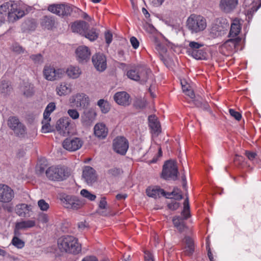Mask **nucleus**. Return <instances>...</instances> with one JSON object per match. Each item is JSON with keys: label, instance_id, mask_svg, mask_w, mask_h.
<instances>
[{"label": "nucleus", "instance_id": "1", "mask_svg": "<svg viewBox=\"0 0 261 261\" xmlns=\"http://www.w3.org/2000/svg\"><path fill=\"white\" fill-rule=\"evenodd\" d=\"M24 15V11L18 8L17 4L12 2L5 3L0 6V17L5 20L7 16L9 22H13Z\"/></svg>", "mask_w": 261, "mask_h": 261}, {"label": "nucleus", "instance_id": "2", "mask_svg": "<svg viewBox=\"0 0 261 261\" xmlns=\"http://www.w3.org/2000/svg\"><path fill=\"white\" fill-rule=\"evenodd\" d=\"M58 246L62 252L77 254L81 251V246L77 239L71 236H64L58 240Z\"/></svg>", "mask_w": 261, "mask_h": 261}, {"label": "nucleus", "instance_id": "3", "mask_svg": "<svg viewBox=\"0 0 261 261\" xmlns=\"http://www.w3.org/2000/svg\"><path fill=\"white\" fill-rule=\"evenodd\" d=\"M186 27L192 34H200L207 27L206 19L201 15L192 14L186 20Z\"/></svg>", "mask_w": 261, "mask_h": 261}, {"label": "nucleus", "instance_id": "4", "mask_svg": "<svg viewBox=\"0 0 261 261\" xmlns=\"http://www.w3.org/2000/svg\"><path fill=\"white\" fill-rule=\"evenodd\" d=\"M47 10L51 13L60 17H66L71 15L72 12H76L79 9L68 4H51Z\"/></svg>", "mask_w": 261, "mask_h": 261}, {"label": "nucleus", "instance_id": "5", "mask_svg": "<svg viewBox=\"0 0 261 261\" xmlns=\"http://www.w3.org/2000/svg\"><path fill=\"white\" fill-rule=\"evenodd\" d=\"M60 199L63 205L66 208L76 210L85 204L83 200L73 195L62 194L60 196Z\"/></svg>", "mask_w": 261, "mask_h": 261}, {"label": "nucleus", "instance_id": "6", "mask_svg": "<svg viewBox=\"0 0 261 261\" xmlns=\"http://www.w3.org/2000/svg\"><path fill=\"white\" fill-rule=\"evenodd\" d=\"M47 177L53 180H62L69 176L67 169L62 166H51L46 170Z\"/></svg>", "mask_w": 261, "mask_h": 261}, {"label": "nucleus", "instance_id": "7", "mask_svg": "<svg viewBox=\"0 0 261 261\" xmlns=\"http://www.w3.org/2000/svg\"><path fill=\"white\" fill-rule=\"evenodd\" d=\"M178 174L176 163L174 161H167L163 166L162 176L166 180H176Z\"/></svg>", "mask_w": 261, "mask_h": 261}, {"label": "nucleus", "instance_id": "8", "mask_svg": "<svg viewBox=\"0 0 261 261\" xmlns=\"http://www.w3.org/2000/svg\"><path fill=\"white\" fill-rule=\"evenodd\" d=\"M69 102L73 107L79 109H85L90 105V98L84 93H77L71 96Z\"/></svg>", "mask_w": 261, "mask_h": 261}, {"label": "nucleus", "instance_id": "9", "mask_svg": "<svg viewBox=\"0 0 261 261\" xmlns=\"http://www.w3.org/2000/svg\"><path fill=\"white\" fill-rule=\"evenodd\" d=\"M64 73V69L61 68L56 69L51 65H45L43 69L44 79L49 81H54L62 78Z\"/></svg>", "mask_w": 261, "mask_h": 261}, {"label": "nucleus", "instance_id": "10", "mask_svg": "<svg viewBox=\"0 0 261 261\" xmlns=\"http://www.w3.org/2000/svg\"><path fill=\"white\" fill-rule=\"evenodd\" d=\"M84 143L83 140L79 137L66 138L62 143L64 149L70 151H74L81 148Z\"/></svg>", "mask_w": 261, "mask_h": 261}, {"label": "nucleus", "instance_id": "11", "mask_svg": "<svg viewBox=\"0 0 261 261\" xmlns=\"http://www.w3.org/2000/svg\"><path fill=\"white\" fill-rule=\"evenodd\" d=\"M113 147L117 153L124 155L128 148V141L123 137H117L113 140Z\"/></svg>", "mask_w": 261, "mask_h": 261}, {"label": "nucleus", "instance_id": "12", "mask_svg": "<svg viewBox=\"0 0 261 261\" xmlns=\"http://www.w3.org/2000/svg\"><path fill=\"white\" fill-rule=\"evenodd\" d=\"M14 195V192L11 188L5 184H0V202H10Z\"/></svg>", "mask_w": 261, "mask_h": 261}, {"label": "nucleus", "instance_id": "13", "mask_svg": "<svg viewBox=\"0 0 261 261\" xmlns=\"http://www.w3.org/2000/svg\"><path fill=\"white\" fill-rule=\"evenodd\" d=\"M82 178L86 184L92 186L97 179L95 170L90 166H86L83 171Z\"/></svg>", "mask_w": 261, "mask_h": 261}, {"label": "nucleus", "instance_id": "14", "mask_svg": "<svg viewBox=\"0 0 261 261\" xmlns=\"http://www.w3.org/2000/svg\"><path fill=\"white\" fill-rule=\"evenodd\" d=\"M81 115V121L85 126L90 125L95 119L96 113L93 108H86Z\"/></svg>", "mask_w": 261, "mask_h": 261}, {"label": "nucleus", "instance_id": "15", "mask_svg": "<svg viewBox=\"0 0 261 261\" xmlns=\"http://www.w3.org/2000/svg\"><path fill=\"white\" fill-rule=\"evenodd\" d=\"M92 61L97 70L102 72L107 68V59L102 54H96L92 56Z\"/></svg>", "mask_w": 261, "mask_h": 261}, {"label": "nucleus", "instance_id": "16", "mask_svg": "<svg viewBox=\"0 0 261 261\" xmlns=\"http://www.w3.org/2000/svg\"><path fill=\"white\" fill-rule=\"evenodd\" d=\"M239 0H220L219 8L224 13H232L237 7Z\"/></svg>", "mask_w": 261, "mask_h": 261}, {"label": "nucleus", "instance_id": "17", "mask_svg": "<svg viewBox=\"0 0 261 261\" xmlns=\"http://www.w3.org/2000/svg\"><path fill=\"white\" fill-rule=\"evenodd\" d=\"M70 122L68 119L61 118L57 122L56 128L60 134L65 136L70 133Z\"/></svg>", "mask_w": 261, "mask_h": 261}, {"label": "nucleus", "instance_id": "18", "mask_svg": "<svg viewBox=\"0 0 261 261\" xmlns=\"http://www.w3.org/2000/svg\"><path fill=\"white\" fill-rule=\"evenodd\" d=\"M33 206L31 204L21 203L17 205L15 211L17 215L22 217H30L33 213Z\"/></svg>", "mask_w": 261, "mask_h": 261}, {"label": "nucleus", "instance_id": "19", "mask_svg": "<svg viewBox=\"0 0 261 261\" xmlns=\"http://www.w3.org/2000/svg\"><path fill=\"white\" fill-rule=\"evenodd\" d=\"M148 121L151 133L154 136H158L161 132V127L157 117L155 115H150Z\"/></svg>", "mask_w": 261, "mask_h": 261}, {"label": "nucleus", "instance_id": "20", "mask_svg": "<svg viewBox=\"0 0 261 261\" xmlns=\"http://www.w3.org/2000/svg\"><path fill=\"white\" fill-rule=\"evenodd\" d=\"M116 102L119 105L128 106L130 103V96L125 91L118 92L114 96Z\"/></svg>", "mask_w": 261, "mask_h": 261}, {"label": "nucleus", "instance_id": "21", "mask_svg": "<svg viewBox=\"0 0 261 261\" xmlns=\"http://www.w3.org/2000/svg\"><path fill=\"white\" fill-rule=\"evenodd\" d=\"M76 55L79 62H86L89 58L90 52L87 46H79L76 50Z\"/></svg>", "mask_w": 261, "mask_h": 261}, {"label": "nucleus", "instance_id": "22", "mask_svg": "<svg viewBox=\"0 0 261 261\" xmlns=\"http://www.w3.org/2000/svg\"><path fill=\"white\" fill-rule=\"evenodd\" d=\"M94 133L97 138L103 139L107 137L108 129L104 123H98L94 127Z\"/></svg>", "mask_w": 261, "mask_h": 261}, {"label": "nucleus", "instance_id": "23", "mask_svg": "<svg viewBox=\"0 0 261 261\" xmlns=\"http://www.w3.org/2000/svg\"><path fill=\"white\" fill-rule=\"evenodd\" d=\"M89 28L88 23L83 21L74 22L71 25L72 32L77 33L83 36L86 33V31Z\"/></svg>", "mask_w": 261, "mask_h": 261}, {"label": "nucleus", "instance_id": "24", "mask_svg": "<svg viewBox=\"0 0 261 261\" xmlns=\"http://www.w3.org/2000/svg\"><path fill=\"white\" fill-rule=\"evenodd\" d=\"M56 92L59 96H64L72 92L71 85L66 82H61L56 87Z\"/></svg>", "mask_w": 261, "mask_h": 261}, {"label": "nucleus", "instance_id": "25", "mask_svg": "<svg viewBox=\"0 0 261 261\" xmlns=\"http://www.w3.org/2000/svg\"><path fill=\"white\" fill-rule=\"evenodd\" d=\"M182 242L185 245L183 248L185 254L188 256L192 255L194 251V244L193 240L189 237H186Z\"/></svg>", "mask_w": 261, "mask_h": 261}, {"label": "nucleus", "instance_id": "26", "mask_svg": "<svg viewBox=\"0 0 261 261\" xmlns=\"http://www.w3.org/2000/svg\"><path fill=\"white\" fill-rule=\"evenodd\" d=\"M241 40V38H232L226 41L222 45V47L229 51L234 50Z\"/></svg>", "mask_w": 261, "mask_h": 261}, {"label": "nucleus", "instance_id": "27", "mask_svg": "<svg viewBox=\"0 0 261 261\" xmlns=\"http://www.w3.org/2000/svg\"><path fill=\"white\" fill-rule=\"evenodd\" d=\"M241 30V27L240 20L238 19H234L231 24L229 37L231 38L238 37V35L240 33Z\"/></svg>", "mask_w": 261, "mask_h": 261}, {"label": "nucleus", "instance_id": "28", "mask_svg": "<svg viewBox=\"0 0 261 261\" xmlns=\"http://www.w3.org/2000/svg\"><path fill=\"white\" fill-rule=\"evenodd\" d=\"M68 77L71 79H76L82 74V70L78 66H70L65 71Z\"/></svg>", "mask_w": 261, "mask_h": 261}, {"label": "nucleus", "instance_id": "29", "mask_svg": "<svg viewBox=\"0 0 261 261\" xmlns=\"http://www.w3.org/2000/svg\"><path fill=\"white\" fill-rule=\"evenodd\" d=\"M35 225V221L32 220H28L22 221L16 223L15 229V234L18 233V230L19 229H24L29 228L33 227Z\"/></svg>", "mask_w": 261, "mask_h": 261}, {"label": "nucleus", "instance_id": "30", "mask_svg": "<svg viewBox=\"0 0 261 261\" xmlns=\"http://www.w3.org/2000/svg\"><path fill=\"white\" fill-rule=\"evenodd\" d=\"M146 193L149 197L157 198L160 197L162 193H164V191L159 187L155 186L147 188Z\"/></svg>", "mask_w": 261, "mask_h": 261}, {"label": "nucleus", "instance_id": "31", "mask_svg": "<svg viewBox=\"0 0 261 261\" xmlns=\"http://www.w3.org/2000/svg\"><path fill=\"white\" fill-rule=\"evenodd\" d=\"M225 27L219 23H216L212 25L211 30V34L214 37H218L224 34L225 33Z\"/></svg>", "mask_w": 261, "mask_h": 261}, {"label": "nucleus", "instance_id": "32", "mask_svg": "<svg viewBox=\"0 0 261 261\" xmlns=\"http://www.w3.org/2000/svg\"><path fill=\"white\" fill-rule=\"evenodd\" d=\"M55 24L54 17L50 16H44L41 20L42 27L48 30L51 29Z\"/></svg>", "mask_w": 261, "mask_h": 261}, {"label": "nucleus", "instance_id": "33", "mask_svg": "<svg viewBox=\"0 0 261 261\" xmlns=\"http://www.w3.org/2000/svg\"><path fill=\"white\" fill-rule=\"evenodd\" d=\"M50 117H44L42 121L41 131L43 133H47L52 131L51 126L50 125Z\"/></svg>", "mask_w": 261, "mask_h": 261}, {"label": "nucleus", "instance_id": "34", "mask_svg": "<svg viewBox=\"0 0 261 261\" xmlns=\"http://www.w3.org/2000/svg\"><path fill=\"white\" fill-rule=\"evenodd\" d=\"M83 36L90 41H93L98 38V33L97 32L96 29L92 28L90 30L89 28L86 31V33L84 34Z\"/></svg>", "mask_w": 261, "mask_h": 261}, {"label": "nucleus", "instance_id": "35", "mask_svg": "<svg viewBox=\"0 0 261 261\" xmlns=\"http://www.w3.org/2000/svg\"><path fill=\"white\" fill-rule=\"evenodd\" d=\"M151 74L150 70L144 68H139V75H141L140 76V79L139 81L145 82Z\"/></svg>", "mask_w": 261, "mask_h": 261}, {"label": "nucleus", "instance_id": "36", "mask_svg": "<svg viewBox=\"0 0 261 261\" xmlns=\"http://www.w3.org/2000/svg\"><path fill=\"white\" fill-rule=\"evenodd\" d=\"M22 91L26 96H32L34 92L33 85L28 83H25L22 87Z\"/></svg>", "mask_w": 261, "mask_h": 261}, {"label": "nucleus", "instance_id": "37", "mask_svg": "<svg viewBox=\"0 0 261 261\" xmlns=\"http://www.w3.org/2000/svg\"><path fill=\"white\" fill-rule=\"evenodd\" d=\"M196 60H204L206 59V53L202 49H198L189 54Z\"/></svg>", "mask_w": 261, "mask_h": 261}, {"label": "nucleus", "instance_id": "38", "mask_svg": "<svg viewBox=\"0 0 261 261\" xmlns=\"http://www.w3.org/2000/svg\"><path fill=\"white\" fill-rule=\"evenodd\" d=\"M194 105L198 108H200L204 110H207L208 109V103L204 101L201 97H198L195 99L193 100Z\"/></svg>", "mask_w": 261, "mask_h": 261}, {"label": "nucleus", "instance_id": "39", "mask_svg": "<svg viewBox=\"0 0 261 261\" xmlns=\"http://www.w3.org/2000/svg\"><path fill=\"white\" fill-rule=\"evenodd\" d=\"M127 76L130 79L134 81H139L140 75H139V68L135 69H132L127 71Z\"/></svg>", "mask_w": 261, "mask_h": 261}, {"label": "nucleus", "instance_id": "40", "mask_svg": "<svg viewBox=\"0 0 261 261\" xmlns=\"http://www.w3.org/2000/svg\"><path fill=\"white\" fill-rule=\"evenodd\" d=\"M203 46L202 43H198L195 41H190L189 44V48L187 51L188 54H191L192 51H196V50L201 48Z\"/></svg>", "mask_w": 261, "mask_h": 261}, {"label": "nucleus", "instance_id": "41", "mask_svg": "<svg viewBox=\"0 0 261 261\" xmlns=\"http://www.w3.org/2000/svg\"><path fill=\"white\" fill-rule=\"evenodd\" d=\"M181 214L183 215L185 219H187L190 217V205L188 196L186 197L184 202V210Z\"/></svg>", "mask_w": 261, "mask_h": 261}, {"label": "nucleus", "instance_id": "42", "mask_svg": "<svg viewBox=\"0 0 261 261\" xmlns=\"http://www.w3.org/2000/svg\"><path fill=\"white\" fill-rule=\"evenodd\" d=\"M14 133L18 136L24 137L27 134V129L25 126L22 123H20L19 125L13 129Z\"/></svg>", "mask_w": 261, "mask_h": 261}, {"label": "nucleus", "instance_id": "43", "mask_svg": "<svg viewBox=\"0 0 261 261\" xmlns=\"http://www.w3.org/2000/svg\"><path fill=\"white\" fill-rule=\"evenodd\" d=\"M122 170L118 167H113L107 171V174L110 177H117L122 174Z\"/></svg>", "mask_w": 261, "mask_h": 261}, {"label": "nucleus", "instance_id": "44", "mask_svg": "<svg viewBox=\"0 0 261 261\" xmlns=\"http://www.w3.org/2000/svg\"><path fill=\"white\" fill-rule=\"evenodd\" d=\"M97 105L99 107L103 113H107L110 110V107L108 102L103 99H101L98 101Z\"/></svg>", "mask_w": 261, "mask_h": 261}, {"label": "nucleus", "instance_id": "45", "mask_svg": "<svg viewBox=\"0 0 261 261\" xmlns=\"http://www.w3.org/2000/svg\"><path fill=\"white\" fill-rule=\"evenodd\" d=\"M56 105L54 102H50L46 107L43 113V117H50V114L55 110Z\"/></svg>", "mask_w": 261, "mask_h": 261}, {"label": "nucleus", "instance_id": "46", "mask_svg": "<svg viewBox=\"0 0 261 261\" xmlns=\"http://www.w3.org/2000/svg\"><path fill=\"white\" fill-rule=\"evenodd\" d=\"M134 106L136 109H143L146 106V101L144 98H137L134 102Z\"/></svg>", "mask_w": 261, "mask_h": 261}, {"label": "nucleus", "instance_id": "47", "mask_svg": "<svg viewBox=\"0 0 261 261\" xmlns=\"http://www.w3.org/2000/svg\"><path fill=\"white\" fill-rule=\"evenodd\" d=\"M20 123L19 119L16 117H11L8 120V125L13 130Z\"/></svg>", "mask_w": 261, "mask_h": 261}, {"label": "nucleus", "instance_id": "48", "mask_svg": "<svg viewBox=\"0 0 261 261\" xmlns=\"http://www.w3.org/2000/svg\"><path fill=\"white\" fill-rule=\"evenodd\" d=\"M81 195L90 201H94L96 199V195L92 194L86 189H83L80 192Z\"/></svg>", "mask_w": 261, "mask_h": 261}, {"label": "nucleus", "instance_id": "49", "mask_svg": "<svg viewBox=\"0 0 261 261\" xmlns=\"http://www.w3.org/2000/svg\"><path fill=\"white\" fill-rule=\"evenodd\" d=\"M18 234V233L17 235ZM16 235V234H15ZM12 244L16 247L21 249L24 246V242L18 238L16 236H14L12 240Z\"/></svg>", "mask_w": 261, "mask_h": 261}, {"label": "nucleus", "instance_id": "50", "mask_svg": "<svg viewBox=\"0 0 261 261\" xmlns=\"http://www.w3.org/2000/svg\"><path fill=\"white\" fill-rule=\"evenodd\" d=\"M2 92L8 93L12 89V87L8 81H2L0 85Z\"/></svg>", "mask_w": 261, "mask_h": 261}, {"label": "nucleus", "instance_id": "51", "mask_svg": "<svg viewBox=\"0 0 261 261\" xmlns=\"http://www.w3.org/2000/svg\"><path fill=\"white\" fill-rule=\"evenodd\" d=\"M155 48L160 54L162 60H163L164 56L167 53V49L163 45L160 43H156Z\"/></svg>", "mask_w": 261, "mask_h": 261}, {"label": "nucleus", "instance_id": "52", "mask_svg": "<svg viewBox=\"0 0 261 261\" xmlns=\"http://www.w3.org/2000/svg\"><path fill=\"white\" fill-rule=\"evenodd\" d=\"M30 58L35 64H41L43 62V58L40 54L32 55L30 56Z\"/></svg>", "mask_w": 261, "mask_h": 261}, {"label": "nucleus", "instance_id": "53", "mask_svg": "<svg viewBox=\"0 0 261 261\" xmlns=\"http://www.w3.org/2000/svg\"><path fill=\"white\" fill-rule=\"evenodd\" d=\"M38 205L40 210L42 211H46L49 208V204L44 199H40L38 201Z\"/></svg>", "mask_w": 261, "mask_h": 261}, {"label": "nucleus", "instance_id": "54", "mask_svg": "<svg viewBox=\"0 0 261 261\" xmlns=\"http://www.w3.org/2000/svg\"><path fill=\"white\" fill-rule=\"evenodd\" d=\"M67 114L68 115L74 120H76L79 118L80 114L76 109H69L67 111Z\"/></svg>", "mask_w": 261, "mask_h": 261}, {"label": "nucleus", "instance_id": "55", "mask_svg": "<svg viewBox=\"0 0 261 261\" xmlns=\"http://www.w3.org/2000/svg\"><path fill=\"white\" fill-rule=\"evenodd\" d=\"M230 115L235 118L237 120L239 121L242 118V115L239 112L236 111L234 110L230 109L229 110Z\"/></svg>", "mask_w": 261, "mask_h": 261}, {"label": "nucleus", "instance_id": "56", "mask_svg": "<svg viewBox=\"0 0 261 261\" xmlns=\"http://www.w3.org/2000/svg\"><path fill=\"white\" fill-rule=\"evenodd\" d=\"M105 38L106 43L109 45L112 42L113 38L112 33L109 30L105 32Z\"/></svg>", "mask_w": 261, "mask_h": 261}, {"label": "nucleus", "instance_id": "57", "mask_svg": "<svg viewBox=\"0 0 261 261\" xmlns=\"http://www.w3.org/2000/svg\"><path fill=\"white\" fill-rule=\"evenodd\" d=\"M38 220L42 223H46L48 221V217L46 214H40L38 216Z\"/></svg>", "mask_w": 261, "mask_h": 261}, {"label": "nucleus", "instance_id": "58", "mask_svg": "<svg viewBox=\"0 0 261 261\" xmlns=\"http://www.w3.org/2000/svg\"><path fill=\"white\" fill-rule=\"evenodd\" d=\"M130 42L134 49H137L139 47V42L136 37H132L130 38Z\"/></svg>", "mask_w": 261, "mask_h": 261}, {"label": "nucleus", "instance_id": "59", "mask_svg": "<svg viewBox=\"0 0 261 261\" xmlns=\"http://www.w3.org/2000/svg\"><path fill=\"white\" fill-rule=\"evenodd\" d=\"M107 202L105 197H101L99 202L98 206L101 209L107 208Z\"/></svg>", "mask_w": 261, "mask_h": 261}, {"label": "nucleus", "instance_id": "60", "mask_svg": "<svg viewBox=\"0 0 261 261\" xmlns=\"http://www.w3.org/2000/svg\"><path fill=\"white\" fill-rule=\"evenodd\" d=\"M144 259L145 261H154L153 255L148 251L144 252Z\"/></svg>", "mask_w": 261, "mask_h": 261}, {"label": "nucleus", "instance_id": "61", "mask_svg": "<svg viewBox=\"0 0 261 261\" xmlns=\"http://www.w3.org/2000/svg\"><path fill=\"white\" fill-rule=\"evenodd\" d=\"M179 206V203L174 200L168 204L169 208L172 210H176L178 208Z\"/></svg>", "mask_w": 261, "mask_h": 261}, {"label": "nucleus", "instance_id": "62", "mask_svg": "<svg viewBox=\"0 0 261 261\" xmlns=\"http://www.w3.org/2000/svg\"><path fill=\"white\" fill-rule=\"evenodd\" d=\"M245 155L248 158V159L250 161H252L256 156V153L249 151H246Z\"/></svg>", "mask_w": 261, "mask_h": 261}, {"label": "nucleus", "instance_id": "63", "mask_svg": "<svg viewBox=\"0 0 261 261\" xmlns=\"http://www.w3.org/2000/svg\"><path fill=\"white\" fill-rule=\"evenodd\" d=\"M174 226L176 228L179 225L182 223V219L179 217H175L172 219Z\"/></svg>", "mask_w": 261, "mask_h": 261}, {"label": "nucleus", "instance_id": "64", "mask_svg": "<svg viewBox=\"0 0 261 261\" xmlns=\"http://www.w3.org/2000/svg\"><path fill=\"white\" fill-rule=\"evenodd\" d=\"M88 227V225L86 221H82L78 223V228L80 230H84Z\"/></svg>", "mask_w": 261, "mask_h": 261}]
</instances>
